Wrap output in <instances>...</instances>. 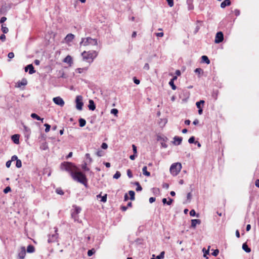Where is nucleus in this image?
I'll return each mask as SVG.
<instances>
[{
    "label": "nucleus",
    "mask_w": 259,
    "mask_h": 259,
    "mask_svg": "<svg viewBox=\"0 0 259 259\" xmlns=\"http://www.w3.org/2000/svg\"><path fill=\"white\" fill-rule=\"evenodd\" d=\"M98 55V53L96 51H84L81 53L83 60L89 63L92 62Z\"/></svg>",
    "instance_id": "obj_2"
},
{
    "label": "nucleus",
    "mask_w": 259,
    "mask_h": 259,
    "mask_svg": "<svg viewBox=\"0 0 259 259\" xmlns=\"http://www.w3.org/2000/svg\"><path fill=\"white\" fill-rule=\"evenodd\" d=\"M135 185H137V186L136 188V190L137 191H140L142 190V188L141 186V185H140L139 182H136Z\"/></svg>",
    "instance_id": "obj_40"
},
{
    "label": "nucleus",
    "mask_w": 259,
    "mask_h": 259,
    "mask_svg": "<svg viewBox=\"0 0 259 259\" xmlns=\"http://www.w3.org/2000/svg\"><path fill=\"white\" fill-rule=\"evenodd\" d=\"M74 207V209L71 212V217L75 222H79L78 214L80 212L81 209L80 207L77 206H75Z\"/></svg>",
    "instance_id": "obj_5"
},
{
    "label": "nucleus",
    "mask_w": 259,
    "mask_h": 259,
    "mask_svg": "<svg viewBox=\"0 0 259 259\" xmlns=\"http://www.w3.org/2000/svg\"><path fill=\"white\" fill-rule=\"evenodd\" d=\"M195 72L196 73L198 74V76L200 77L201 76V75L203 74V71L201 68H198L195 70Z\"/></svg>",
    "instance_id": "obj_24"
},
{
    "label": "nucleus",
    "mask_w": 259,
    "mask_h": 259,
    "mask_svg": "<svg viewBox=\"0 0 259 259\" xmlns=\"http://www.w3.org/2000/svg\"><path fill=\"white\" fill-rule=\"evenodd\" d=\"M88 69V68H77L75 70V72L78 73H81L84 71H86Z\"/></svg>",
    "instance_id": "obj_26"
},
{
    "label": "nucleus",
    "mask_w": 259,
    "mask_h": 259,
    "mask_svg": "<svg viewBox=\"0 0 259 259\" xmlns=\"http://www.w3.org/2000/svg\"><path fill=\"white\" fill-rule=\"evenodd\" d=\"M26 255V249L25 247L22 246L20 248V250L18 253V257L19 259H24Z\"/></svg>",
    "instance_id": "obj_9"
},
{
    "label": "nucleus",
    "mask_w": 259,
    "mask_h": 259,
    "mask_svg": "<svg viewBox=\"0 0 259 259\" xmlns=\"http://www.w3.org/2000/svg\"><path fill=\"white\" fill-rule=\"evenodd\" d=\"M12 140L15 144H18L19 143V135L15 134L12 136Z\"/></svg>",
    "instance_id": "obj_16"
},
{
    "label": "nucleus",
    "mask_w": 259,
    "mask_h": 259,
    "mask_svg": "<svg viewBox=\"0 0 259 259\" xmlns=\"http://www.w3.org/2000/svg\"><path fill=\"white\" fill-rule=\"evenodd\" d=\"M195 138L194 137L192 136L191 137H190L189 140H188V142L190 143V144H192V143H195V142L196 141H195Z\"/></svg>",
    "instance_id": "obj_43"
},
{
    "label": "nucleus",
    "mask_w": 259,
    "mask_h": 259,
    "mask_svg": "<svg viewBox=\"0 0 259 259\" xmlns=\"http://www.w3.org/2000/svg\"><path fill=\"white\" fill-rule=\"evenodd\" d=\"M63 62L68 63L70 66L73 63L72 58L70 55H68L64 59Z\"/></svg>",
    "instance_id": "obj_13"
},
{
    "label": "nucleus",
    "mask_w": 259,
    "mask_h": 259,
    "mask_svg": "<svg viewBox=\"0 0 259 259\" xmlns=\"http://www.w3.org/2000/svg\"><path fill=\"white\" fill-rule=\"evenodd\" d=\"M190 215L191 216L194 217L196 215V212L194 209H192L190 212Z\"/></svg>",
    "instance_id": "obj_55"
},
{
    "label": "nucleus",
    "mask_w": 259,
    "mask_h": 259,
    "mask_svg": "<svg viewBox=\"0 0 259 259\" xmlns=\"http://www.w3.org/2000/svg\"><path fill=\"white\" fill-rule=\"evenodd\" d=\"M204 101L200 100V101L196 102V105L198 109H201V108H202L201 105L202 104L203 105L204 104Z\"/></svg>",
    "instance_id": "obj_31"
},
{
    "label": "nucleus",
    "mask_w": 259,
    "mask_h": 259,
    "mask_svg": "<svg viewBox=\"0 0 259 259\" xmlns=\"http://www.w3.org/2000/svg\"><path fill=\"white\" fill-rule=\"evenodd\" d=\"M53 102L57 105L63 107L64 105V101L60 97H55L53 99Z\"/></svg>",
    "instance_id": "obj_8"
},
{
    "label": "nucleus",
    "mask_w": 259,
    "mask_h": 259,
    "mask_svg": "<svg viewBox=\"0 0 259 259\" xmlns=\"http://www.w3.org/2000/svg\"><path fill=\"white\" fill-rule=\"evenodd\" d=\"M8 58L11 59L14 57V54L13 52H10L8 55Z\"/></svg>",
    "instance_id": "obj_48"
},
{
    "label": "nucleus",
    "mask_w": 259,
    "mask_h": 259,
    "mask_svg": "<svg viewBox=\"0 0 259 259\" xmlns=\"http://www.w3.org/2000/svg\"><path fill=\"white\" fill-rule=\"evenodd\" d=\"M16 166L17 168H20L22 166V162H21V161L20 159H18L16 161Z\"/></svg>",
    "instance_id": "obj_39"
},
{
    "label": "nucleus",
    "mask_w": 259,
    "mask_h": 259,
    "mask_svg": "<svg viewBox=\"0 0 259 259\" xmlns=\"http://www.w3.org/2000/svg\"><path fill=\"white\" fill-rule=\"evenodd\" d=\"M137 156V154H134L133 155H132L130 156V158L132 160H135L136 157Z\"/></svg>",
    "instance_id": "obj_58"
},
{
    "label": "nucleus",
    "mask_w": 259,
    "mask_h": 259,
    "mask_svg": "<svg viewBox=\"0 0 259 259\" xmlns=\"http://www.w3.org/2000/svg\"><path fill=\"white\" fill-rule=\"evenodd\" d=\"M134 82L136 84H139L140 83V80L138 79H137L136 77H134Z\"/></svg>",
    "instance_id": "obj_61"
},
{
    "label": "nucleus",
    "mask_w": 259,
    "mask_h": 259,
    "mask_svg": "<svg viewBox=\"0 0 259 259\" xmlns=\"http://www.w3.org/2000/svg\"><path fill=\"white\" fill-rule=\"evenodd\" d=\"M224 39V35L223 33L221 32H218L217 33L215 37V42L216 44H219L223 41Z\"/></svg>",
    "instance_id": "obj_7"
},
{
    "label": "nucleus",
    "mask_w": 259,
    "mask_h": 259,
    "mask_svg": "<svg viewBox=\"0 0 259 259\" xmlns=\"http://www.w3.org/2000/svg\"><path fill=\"white\" fill-rule=\"evenodd\" d=\"M162 201L163 204H167V205H170L173 202V199L168 198V201H167L166 198H163Z\"/></svg>",
    "instance_id": "obj_21"
},
{
    "label": "nucleus",
    "mask_w": 259,
    "mask_h": 259,
    "mask_svg": "<svg viewBox=\"0 0 259 259\" xmlns=\"http://www.w3.org/2000/svg\"><path fill=\"white\" fill-rule=\"evenodd\" d=\"M97 155L98 156L101 157V156H102L103 155V152L102 151H101V150L98 151L97 152Z\"/></svg>",
    "instance_id": "obj_53"
},
{
    "label": "nucleus",
    "mask_w": 259,
    "mask_h": 259,
    "mask_svg": "<svg viewBox=\"0 0 259 259\" xmlns=\"http://www.w3.org/2000/svg\"><path fill=\"white\" fill-rule=\"evenodd\" d=\"M2 31L3 32L5 33H7L9 31V29L8 27H7L5 25L2 24Z\"/></svg>",
    "instance_id": "obj_27"
},
{
    "label": "nucleus",
    "mask_w": 259,
    "mask_h": 259,
    "mask_svg": "<svg viewBox=\"0 0 259 259\" xmlns=\"http://www.w3.org/2000/svg\"><path fill=\"white\" fill-rule=\"evenodd\" d=\"M118 112V110L117 109H115V108L112 109L111 110V113L115 115V116H117Z\"/></svg>",
    "instance_id": "obj_45"
},
{
    "label": "nucleus",
    "mask_w": 259,
    "mask_h": 259,
    "mask_svg": "<svg viewBox=\"0 0 259 259\" xmlns=\"http://www.w3.org/2000/svg\"><path fill=\"white\" fill-rule=\"evenodd\" d=\"M81 168L84 171H89L90 169L87 167V162H84V164H83L81 166Z\"/></svg>",
    "instance_id": "obj_35"
},
{
    "label": "nucleus",
    "mask_w": 259,
    "mask_h": 259,
    "mask_svg": "<svg viewBox=\"0 0 259 259\" xmlns=\"http://www.w3.org/2000/svg\"><path fill=\"white\" fill-rule=\"evenodd\" d=\"M101 201L103 202H106V201H107V194H105L104 196L102 197Z\"/></svg>",
    "instance_id": "obj_50"
},
{
    "label": "nucleus",
    "mask_w": 259,
    "mask_h": 259,
    "mask_svg": "<svg viewBox=\"0 0 259 259\" xmlns=\"http://www.w3.org/2000/svg\"><path fill=\"white\" fill-rule=\"evenodd\" d=\"M155 201V197H150L149 198V202L150 203H152L154 202Z\"/></svg>",
    "instance_id": "obj_63"
},
{
    "label": "nucleus",
    "mask_w": 259,
    "mask_h": 259,
    "mask_svg": "<svg viewBox=\"0 0 259 259\" xmlns=\"http://www.w3.org/2000/svg\"><path fill=\"white\" fill-rule=\"evenodd\" d=\"M76 102V107L77 109L79 110H81L82 109L83 106V102H82V97L81 96H77L76 97L75 99Z\"/></svg>",
    "instance_id": "obj_6"
},
{
    "label": "nucleus",
    "mask_w": 259,
    "mask_h": 259,
    "mask_svg": "<svg viewBox=\"0 0 259 259\" xmlns=\"http://www.w3.org/2000/svg\"><path fill=\"white\" fill-rule=\"evenodd\" d=\"M147 166H144L142 168L143 174V175H144L147 177H149L150 176V172L148 171L147 170Z\"/></svg>",
    "instance_id": "obj_23"
},
{
    "label": "nucleus",
    "mask_w": 259,
    "mask_h": 259,
    "mask_svg": "<svg viewBox=\"0 0 259 259\" xmlns=\"http://www.w3.org/2000/svg\"><path fill=\"white\" fill-rule=\"evenodd\" d=\"M169 7H172L174 6V0H166Z\"/></svg>",
    "instance_id": "obj_46"
},
{
    "label": "nucleus",
    "mask_w": 259,
    "mask_h": 259,
    "mask_svg": "<svg viewBox=\"0 0 259 259\" xmlns=\"http://www.w3.org/2000/svg\"><path fill=\"white\" fill-rule=\"evenodd\" d=\"M31 116L32 118L36 119L38 120H41L42 121L43 120V119H41L39 116H38L35 113H32L31 115Z\"/></svg>",
    "instance_id": "obj_30"
},
{
    "label": "nucleus",
    "mask_w": 259,
    "mask_h": 259,
    "mask_svg": "<svg viewBox=\"0 0 259 259\" xmlns=\"http://www.w3.org/2000/svg\"><path fill=\"white\" fill-rule=\"evenodd\" d=\"M85 157L87 158V162L91 163L92 161V159L90 157V155L89 153H87L85 154Z\"/></svg>",
    "instance_id": "obj_42"
},
{
    "label": "nucleus",
    "mask_w": 259,
    "mask_h": 259,
    "mask_svg": "<svg viewBox=\"0 0 259 259\" xmlns=\"http://www.w3.org/2000/svg\"><path fill=\"white\" fill-rule=\"evenodd\" d=\"M183 138L181 137L175 136L174 138L173 144L175 145H179L181 144Z\"/></svg>",
    "instance_id": "obj_10"
},
{
    "label": "nucleus",
    "mask_w": 259,
    "mask_h": 259,
    "mask_svg": "<svg viewBox=\"0 0 259 259\" xmlns=\"http://www.w3.org/2000/svg\"><path fill=\"white\" fill-rule=\"evenodd\" d=\"M35 251L34 247L32 245H29L27 246V251L28 253H33Z\"/></svg>",
    "instance_id": "obj_22"
},
{
    "label": "nucleus",
    "mask_w": 259,
    "mask_h": 259,
    "mask_svg": "<svg viewBox=\"0 0 259 259\" xmlns=\"http://www.w3.org/2000/svg\"><path fill=\"white\" fill-rule=\"evenodd\" d=\"M74 38V35L72 33H69L66 35L64 39L65 42L68 44L72 41Z\"/></svg>",
    "instance_id": "obj_11"
},
{
    "label": "nucleus",
    "mask_w": 259,
    "mask_h": 259,
    "mask_svg": "<svg viewBox=\"0 0 259 259\" xmlns=\"http://www.w3.org/2000/svg\"><path fill=\"white\" fill-rule=\"evenodd\" d=\"M56 192L57 194H59V195H63L64 194V192L63 191V190L60 189V188H57L56 190Z\"/></svg>",
    "instance_id": "obj_44"
},
{
    "label": "nucleus",
    "mask_w": 259,
    "mask_h": 259,
    "mask_svg": "<svg viewBox=\"0 0 259 259\" xmlns=\"http://www.w3.org/2000/svg\"><path fill=\"white\" fill-rule=\"evenodd\" d=\"M201 58H202V61L203 62L206 63L207 64H209L210 63V61H209L208 58L206 56H202Z\"/></svg>",
    "instance_id": "obj_25"
},
{
    "label": "nucleus",
    "mask_w": 259,
    "mask_h": 259,
    "mask_svg": "<svg viewBox=\"0 0 259 259\" xmlns=\"http://www.w3.org/2000/svg\"><path fill=\"white\" fill-rule=\"evenodd\" d=\"M219 253V250L218 249H215L211 253V254L212 255L216 256L218 255Z\"/></svg>",
    "instance_id": "obj_47"
},
{
    "label": "nucleus",
    "mask_w": 259,
    "mask_h": 259,
    "mask_svg": "<svg viewBox=\"0 0 259 259\" xmlns=\"http://www.w3.org/2000/svg\"><path fill=\"white\" fill-rule=\"evenodd\" d=\"M242 249L246 252L249 253L251 251V249L248 247V245L246 243H244L242 245Z\"/></svg>",
    "instance_id": "obj_20"
},
{
    "label": "nucleus",
    "mask_w": 259,
    "mask_h": 259,
    "mask_svg": "<svg viewBox=\"0 0 259 259\" xmlns=\"http://www.w3.org/2000/svg\"><path fill=\"white\" fill-rule=\"evenodd\" d=\"M79 123L80 127H83L85 125L86 121L84 119L80 118L79 119Z\"/></svg>",
    "instance_id": "obj_29"
},
{
    "label": "nucleus",
    "mask_w": 259,
    "mask_h": 259,
    "mask_svg": "<svg viewBox=\"0 0 259 259\" xmlns=\"http://www.w3.org/2000/svg\"><path fill=\"white\" fill-rule=\"evenodd\" d=\"M61 169L69 172L72 179L87 187L88 180L85 175L78 170V168L73 163L64 162L61 164Z\"/></svg>",
    "instance_id": "obj_1"
},
{
    "label": "nucleus",
    "mask_w": 259,
    "mask_h": 259,
    "mask_svg": "<svg viewBox=\"0 0 259 259\" xmlns=\"http://www.w3.org/2000/svg\"><path fill=\"white\" fill-rule=\"evenodd\" d=\"M193 0H187V4L188 6V10H192L194 9Z\"/></svg>",
    "instance_id": "obj_19"
},
{
    "label": "nucleus",
    "mask_w": 259,
    "mask_h": 259,
    "mask_svg": "<svg viewBox=\"0 0 259 259\" xmlns=\"http://www.w3.org/2000/svg\"><path fill=\"white\" fill-rule=\"evenodd\" d=\"M121 176V174L119 171H117L116 173L113 176V178L115 179H118Z\"/></svg>",
    "instance_id": "obj_37"
},
{
    "label": "nucleus",
    "mask_w": 259,
    "mask_h": 259,
    "mask_svg": "<svg viewBox=\"0 0 259 259\" xmlns=\"http://www.w3.org/2000/svg\"><path fill=\"white\" fill-rule=\"evenodd\" d=\"M101 147L104 149H106L108 147V145L106 143H103L102 145H101Z\"/></svg>",
    "instance_id": "obj_56"
},
{
    "label": "nucleus",
    "mask_w": 259,
    "mask_h": 259,
    "mask_svg": "<svg viewBox=\"0 0 259 259\" xmlns=\"http://www.w3.org/2000/svg\"><path fill=\"white\" fill-rule=\"evenodd\" d=\"M40 148L42 150H46L47 149H48V145L46 143H42L40 146Z\"/></svg>",
    "instance_id": "obj_32"
},
{
    "label": "nucleus",
    "mask_w": 259,
    "mask_h": 259,
    "mask_svg": "<svg viewBox=\"0 0 259 259\" xmlns=\"http://www.w3.org/2000/svg\"><path fill=\"white\" fill-rule=\"evenodd\" d=\"M57 234L53 235L52 236V238H49L48 242H52L55 241L57 239Z\"/></svg>",
    "instance_id": "obj_28"
},
{
    "label": "nucleus",
    "mask_w": 259,
    "mask_h": 259,
    "mask_svg": "<svg viewBox=\"0 0 259 259\" xmlns=\"http://www.w3.org/2000/svg\"><path fill=\"white\" fill-rule=\"evenodd\" d=\"M169 84L171 86L173 90H175L176 89V86L174 84V82L172 81V80H170Z\"/></svg>",
    "instance_id": "obj_41"
},
{
    "label": "nucleus",
    "mask_w": 259,
    "mask_h": 259,
    "mask_svg": "<svg viewBox=\"0 0 259 259\" xmlns=\"http://www.w3.org/2000/svg\"><path fill=\"white\" fill-rule=\"evenodd\" d=\"M127 175L130 178H131L133 177V175H132V171L130 169H127Z\"/></svg>",
    "instance_id": "obj_49"
},
{
    "label": "nucleus",
    "mask_w": 259,
    "mask_h": 259,
    "mask_svg": "<svg viewBox=\"0 0 259 259\" xmlns=\"http://www.w3.org/2000/svg\"><path fill=\"white\" fill-rule=\"evenodd\" d=\"M201 221L198 219H194L191 220V227L195 228L197 224H200Z\"/></svg>",
    "instance_id": "obj_14"
},
{
    "label": "nucleus",
    "mask_w": 259,
    "mask_h": 259,
    "mask_svg": "<svg viewBox=\"0 0 259 259\" xmlns=\"http://www.w3.org/2000/svg\"><path fill=\"white\" fill-rule=\"evenodd\" d=\"M18 159V157L16 155H13L11 157V161H17Z\"/></svg>",
    "instance_id": "obj_51"
},
{
    "label": "nucleus",
    "mask_w": 259,
    "mask_h": 259,
    "mask_svg": "<svg viewBox=\"0 0 259 259\" xmlns=\"http://www.w3.org/2000/svg\"><path fill=\"white\" fill-rule=\"evenodd\" d=\"M80 45L83 46H97L98 41L97 39H93L90 37L82 38Z\"/></svg>",
    "instance_id": "obj_3"
},
{
    "label": "nucleus",
    "mask_w": 259,
    "mask_h": 259,
    "mask_svg": "<svg viewBox=\"0 0 259 259\" xmlns=\"http://www.w3.org/2000/svg\"><path fill=\"white\" fill-rule=\"evenodd\" d=\"M28 70H29V73L30 74H32L35 72L32 64L28 65L26 67H25V71L27 72Z\"/></svg>",
    "instance_id": "obj_12"
},
{
    "label": "nucleus",
    "mask_w": 259,
    "mask_h": 259,
    "mask_svg": "<svg viewBox=\"0 0 259 259\" xmlns=\"http://www.w3.org/2000/svg\"><path fill=\"white\" fill-rule=\"evenodd\" d=\"M96 252L95 249L93 248L92 249L89 250L88 251V255L89 256H92L93 254H94Z\"/></svg>",
    "instance_id": "obj_34"
},
{
    "label": "nucleus",
    "mask_w": 259,
    "mask_h": 259,
    "mask_svg": "<svg viewBox=\"0 0 259 259\" xmlns=\"http://www.w3.org/2000/svg\"><path fill=\"white\" fill-rule=\"evenodd\" d=\"M0 39L2 40L3 41H4L6 40V36L4 34H2L0 36Z\"/></svg>",
    "instance_id": "obj_57"
},
{
    "label": "nucleus",
    "mask_w": 259,
    "mask_h": 259,
    "mask_svg": "<svg viewBox=\"0 0 259 259\" xmlns=\"http://www.w3.org/2000/svg\"><path fill=\"white\" fill-rule=\"evenodd\" d=\"M88 107L90 110L94 111L96 108L95 104L92 100H89V104Z\"/></svg>",
    "instance_id": "obj_15"
},
{
    "label": "nucleus",
    "mask_w": 259,
    "mask_h": 259,
    "mask_svg": "<svg viewBox=\"0 0 259 259\" xmlns=\"http://www.w3.org/2000/svg\"><path fill=\"white\" fill-rule=\"evenodd\" d=\"M132 147H133L134 153L135 154H137V147L135 145H133Z\"/></svg>",
    "instance_id": "obj_52"
},
{
    "label": "nucleus",
    "mask_w": 259,
    "mask_h": 259,
    "mask_svg": "<svg viewBox=\"0 0 259 259\" xmlns=\"http://www.w3.org/2000/svg\"><path fill=\"white\" fill-rule=\"evenodd\" d=\"M11 162H12V161H11V160H9V161H8L6 162V166H7L8 168H9V167H10L11 164Z\"/></svg>",
    "instance_id": "obj_60"
},
{
    "label": "nucleus",
    "mask_w": 259,
    "mask_h": 259,
    "mask_svg": "<svg viewBox=\"0 0 259 259\" xmlns=\"http://www.w3.org/2000/svg\"><path fill=\"white\" fill-rule=\"evenodd\" d=\"M164 254H165L164 251L161 252L160 254L156 256V258L157 259H162V258H163L164 256Z\"/></svg>",
    "instance_id": "obj_38"
},
{
    "label": "nucleus",
    "mask_w": 259,
    "mask_h": 259,
    "mask_svg": "<svg viewBox=\"0 0 259 259\" xmlns=\"http://www.w3.org/2000/svg\"><path fill=\"white\" fill-rule=\"evenodd\" d=\"M11 191V188L10 187H6L4 190V192L5 193H7L8 192H10Z\"/></svg>",
    "instance_id": "obj_54"
},
{
    "label": "nucleus",
    "mask_w": 259,
    "mask_h": 259,
    "mask_svg": "<svg viewBox=\"0 0 259 259\" xmlns=\"http://www.w3.org/2000/svg\"><path fill=\"white\" fill-rule=\"evenodd\" d=\"M7 20V18L5 17H3L1 18V20H0V22L1 23H3L4 22H5Z\"/></svg>",
    "instance_id": "obj_59"
},
{
    "label": "nucleus",
    "mask_w": 259,
    "mask_h": 259,
    "mask_svg": "<svg viewBox=\"0 0 259 259\" xmlns=\"http://www.w3.org/2000/svg\"><path fill=\"white\" fill-rule=\"evenodd\" d=\"M182 168V165L180 163H173L170 167V172L174 176H177Z\"/></svg>",
    "instance_id": "obj_4"
},
{
    "label": "nucleus",
    "mask_w": 259,
    "mask_h": 259,
    "mask_svg": "<svg viewBox=\"0 0 259 259\" xmlns=\"http://www.w3.org/2000/svg\"><path fill=\"white\" fill-rule=\"evenodd\" d=\"M128 194L130 196V199L132 200H134L135 199V192L133 191H130L128 192Z\"/></svg>",
    "instance_id": "obj_33"
},
{
    "label": "nucleus",
    "mask_w": 259,
    "mask_h": 259,
    "mask_svg": "<svg viewBox=\"0 0 259 259\" xmlns=\"http://www.w3.org/2000/svg\"><path fill=\"white\" fill-rule=\"evenodd\" d=\"M157 140L158 141H160V142H166L167 140V138L164 136L158 135L157 136Z\"/></svg>",
    "instance_id": "obj_18"
},
{
    "label": "nucleus",
    "mask_w": 259,
    "mask_h": 259,
    "mask_svg": "<svg viewBox=\"0 0 259 259\" xmlns=\"http://www.w3.org/2000/svg\"><path fill=\"white\" fill-rule=\"evenodd\" d=\"M231 5V2L230 0H225L221 4V7L222 8H225L226 6H229Z\"/></svg>",
    "instance_id": "obj_17"
},
{
    "label": "nucleus",
    "mask_w": 259,
    "mask_h": 259,
    "mask_svg": "<svg viewBox=\"0 0 259 259\" xmlns=\"http://www.w3.org/2000/svg\"><path fill=\"white\" fill-rule=\"evenodd\" d=\"M156 35L157 36V37H162L163 36V32H158V33H156Z\"/></svg>",
    "instance_id": "obj_62"
},
{
    "label": "nucleus",
    "mask_w": 259,
    "mask_h": 259,
    "mask_svg": "<svg viewBox=\"0 0 259 259\" xmlns=\"http://www.w3.org/2000/svg\"><path fill=\"white\" fill-rule=\"evenodd\" d=\"M27 84V81L25 79L22 80L21 82H18V85L19 87H21L22 85H25Z\"/></svg>",
    "instance_id": "obj_36"
},
{
    "label": "nucleus",
    "mask_w": 259,
    "mask_h": 259,
    "mask_svg": "<svg viewBox=\"0 0 259 259\" xmlns=\"http://www.w3.org/2000/svg\"><path fill=\"white\" fill-rule=\"evenodd\" d=\"M255 185L256 187L259 188V179H257L255 181Z\"/></svg>",
    "instance_id": "obj_64"
}]
</instances>
